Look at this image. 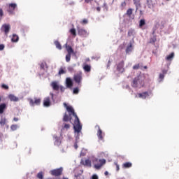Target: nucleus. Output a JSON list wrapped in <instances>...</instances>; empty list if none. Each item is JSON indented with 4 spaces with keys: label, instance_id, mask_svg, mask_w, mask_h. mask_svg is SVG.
<instances>
[{
    "label": "nucleus",
    "instance_id": "aec40b11",
    "mask_svg": "<svg viewBox=\"0 0 179 179\" xmlns=\"http://www.w3.org/2000/svg\"><path fill=\"white\" fill-rule=\"evenodd\" d=\"M167 74V70L164 69L162 70V73H160L159 76V79H160V81L162 82L163 79H164V75Z\"/></svg>",
    "mask_w": 179,
    "mask_h": 179
},
{
    "label": "nucleus",
    "instance_id": "79ce46f5",
    "mask_svg": "<svg viewBox=\"0 0 179 179\" xmlns=\"http://www.w3.org/2000/svg\"><path fill=\"white\" fill-rule=\"evenodd\" d=\"M81 23H82V24H87V23H89V21H87V19H84V20H83Z\"/></svg>",
    "mask_w": 179,
    "mask_h": 179
},
{
    "label": "nucleus",
    "instance_id": "ea45409f",
    "mask_svg": "<svg viewBox=\"0 0 179 179\" xmlns=\"http://www.w3.org/2000/svg\"><path fill=\"white\" fill-rule=\"evenodd\" d=\"M1 87H2V89H4L5 90H9V86H8L5 84H2Z\"/></svg>",
    "mask_w": 179,
    "mask_h": 179
},
{
    "label": "nucleus",
    "instance_id": "3c124183",
    "mask_svg": "<svg viewBox=\"0 0 179 179\" xmlns=\"http://www.w3.org/2000/svg\"><path fill=\"white\" fill-rule=\"evenodd\" d=\"M134 5H136V6H138V3H139V1L134 0Z\"/></svg>",
    "mask_w": 179,
    "mask_h": 179
},
{
    "label": "nucleus",
    "instance_id": "e2e57ef3",
    "mask_svg": "<svg viewBox=\"0 0 179 179\" xmlns=\"http://www.w3.org/2000/svg\"><path fill=\"white\" fill-rule=\"evenodd\" d=\"M62 179H69V178L64 177Z\"/></svg>",
    "mask_w": 179,
    "mask_h": 179
},
{
    "label": "nucleus",
    "instance_id": "4468645a",
    "mask_svg": "<svg viewBox=\"0 0 179 179\" xmlns=\"http://www.w3.org/2000/svg\"><path fill=\"white\" fill-rule=\"evenodd\" d=\"M50 86L52 87L53 90H55L56 92L59 90V86L58 85V83H57V81L52 82Z\"/></svg>",
    "mask_w": 179,
    "mask_h": 179
},
{
    "label": "nucleus",
    "instance_id": "13d9d810",
    "mask_svg": "<svg viewBox=\"0 0 179 179\" xmlns=\"http://www.w3.org/2000/svg\"><path fill=\"white\" fill-rule=\"evenodd\" d=\"M101 9V8L100 7H97V8H96V10H97L98 12H100Z\"/></svg>",
    "mask_w": 179,
    "mask_h": 179
},
{
    "label": "nucleus",
    "instance_id": "bf43d9fd",
    "mask_svg": "<svg viewBox=\"0 0 179 179\" xmlns=\"http://www.w3.org/2000/svg\"><path fill=\"white\" fill-rule=\"evenodd\" d=\"M116 167H117V170H120V166H118V164H116Z\"/></svg>",
    "mask_w": 179,
    "mask_h": 179
},
{
    "label": "nucleus",
    "instance_id": "412c9836",
    "mask_svg": "<svg viewBox=\"0 0 179 179\" xmlns=\"http://www.w3.org/2000/svg\"><path fill=\"white\" fill-rule=\"evenodd\" d=\"M11 41L13 43H17L19 41V36H17L16 34H13Z\"/></svg>",
    "mask_w": 179,
    "mask_h": 179
},
{
    "label": "nucleus",
    "instance_id": "58836bf2",
    "mask_svg": "<svg viewBox=\"0 0 179 179\" xmlns=\"http://www.w3.org/2000/svg\"><path fill=\"white\" fill-rule=\"evenodd\" d=\"M12 131H16L17 129V124H13L10 127Z\"/></svg>",
    "mask_w": 179,
    "mask_h": 179
},
{
    "label": "nucleus",
    "instance_id": "052dcab7",
    "mask_svg": "<svg viewBox=\"0 0 179 179\" xmlns=\"http://www.w3.org/2000/svg\"><path fill=\"white\" fill-rule=\"evenodd\" d=\"M104 175L105 176H108V171H105Z\"/></svg>",
    "mask_w": 179,
    "mask_h": 179
},
{
    "label": "nucleus",
    "instance_id": "69168bd1",
    "mask_svg": "<svg viewBox=\"0 0 179 179\" xmlns=\"http://www.w3.org/2000/svg\"><path fill=\"white\" fill-rule=\"evenodd\" d=\"M111 62H110V60L108 61V64H110Z\"/></svg>",
    "mask_w": 179,
    "mask_h": 179
},
{
    "label": "nucleus",
    "instance_id": "473e14b6",
    "mask_svg": "<svg viewBox=\"0 0 179 179\" xmlns=\"http://www.w3.org/2000/svg\"><path fill=\"white\" fill-rule=\"evenodd\" d=\"M147 1V5L148 8H152L153 6V1L152 0H146Z\"/></svg>",
    "mask_w": 179,
    "mask_h": 179
},
{
    "label": "nucleus",
    "instance_id": "37998d69",
    "mask_svg": "<svg viewBox=\"0 0 179 179\" xmlns=\"http://www.w3.org/2000/svg\"><path fill=\"white\" fill-rule=\"evenodd\" d=\"M64 73H65V71L64 69H61L59 71V75H64Z\"/></svg>",
    "mask_w": 179,
    "mask_h": 179
},
{
    "label": "nucleus",
    "instance_id": "39448f33",
    "mask_svg": "<svg viewBox=\"0 0 179 179\" xmlns=\"http://www.w3.org/2000/svg\"><path fill=\"white\" fill-rule=\"evenodd\" d=\"M94 160H95V162H98V164H94L95 169H97L98 170L99 169H101V166H104V164H106V159H95Z\"/></svg>",
    "mask_w": 179,
    "mask_h": 179
},
{
    "label": "nucleus",
    "instance_id": "a19ab883",
    "mask_svg": "<svg viewBox=\"0 0 179 179\" xmlns=\"http://www.w3.org/2000/svg\"><path fill=\"white\" fill-rule=\"evenodd\" d=\"M73 93V94H78L79 93V89L78 87L74 88Z\"/></svg>",
    "mask_w": 179,
    "mask_h": 179
},
{
    "label": "nucleus",
    "instance_id": "603ef678",
    "mask_svg": "<svg viewBox=\"0 0 179 179\" xmlns=\"http://www.w3.org/2000/svg\"><path fill=\"white\" fill-rule=\"evenodd\" d=\"M0 16H3V10L2 8H0Z\"/></svg>",
    "mask_w": 179,
    "mask_h": 179
},
{
    "label": "nucleus",
    "instance_id": "f257e3e1",
    "mask_svg": "<svg viewBox=\"0 0 179 179\" xmlns=\"http://www.w3.org/2000/svg\"><path fill=\"white\" fill-rule=\"evenodd\" d=\"M64 106L65 108H66L69 115L66 114V113H64L63 121L64 122H68V121H69L71 124H73L75 132H77V134L80 133V131H82V124H80V120H79L78 115L75 113V109H73L72 106H68L66 103H64Z\"/></svg>",
    "mask_w": 179,
    "mask_h": 179
},
{
    "label": "nucleus",
    "instance_id": "b1692460",
    "mask_svg": "<svg viewBox=\"0 0 179 179\" xmlns=\"http://www.w3.org/2000/svg\"><path fill=\"white\" fill-rule=\"evenodd\" d=\"M135 34H136L135 29H129L127 33V36L129 37H131V36H135Z\"/></svg>",
    "mask_w": 179,
    "mask_h": 179
},
{
    "label": "nucleus",
    "instance_id": "c756f323",
    "mask_svg": "<svg viewBox=\"0 0 179 179\" xmlns=\"http://www.w3.org/2000/svg\"><path fill=\"white\" fill-rule=\"evenodd\" d=\"M36 177L38 179H43L44 178V173H43V171L38 173Z\"/></svg>",
    "mask_w": 179,
    "mask_h": 179
},
{
    "label": "nucleus",
    "instance_id": "e433bc0d",
    "mask_svg": "<svg viewBox=\"0 0 179 179\" xmlns=\"http://www.w3.org/2000/svg\"><path fill=\"white\" fill-rule=\"evenodd\" d=\"M71 128L70 124L64 123L63 126V129H69Z\"/></svg>",
    "mask_w": 179,
    "mask_h": 179
},
{
    "label": "nucleus",
    "instance_id": "f03ea898",
    "mask_svg": "<svg viewBox=\"0 0 179 179\" xmlns=\"http://www.w3.org/2000/svg\"><path fill=\"white\" fill-rule=\"evenodd\" d=\"M83 79L82 71H79L73 76V80L76 83H78L79 86L82 85V80Z\"/></svg>",
    "mask_w": 179,
    "mask_h": 179
},
{
    "label": "nucleus",
    "instance_id": "dca6fc26",
    "mask_svg": "<svg viewBox=\"0 0 179 179\" xmlns=\"http://www.w3.org/2000/svg\"><path fill=\"white\" fill-rule=\"evenodd\" d=\"M53 138L55 139V145L56 146H59V145H61V139L59 138V137L55 135L53 136Z\"/></svg>",
    "mask_w": 179,
    "mask_h": 179
},
{
    "label": "nucleus",
    "instance_id": "2eb2a0df",
    "mask_svg": "<svg viewBox=\"0 0 179 179\" xmlns=\"http://www.w3.org/2000/svg\"><path fill=\"white\" fill-rule=\"evenodd\" d=\"M8 99L10 100V101H15V102L19 101V97L12 94L8 95Z\"/></svg>",
    "mask_w": 179,
    "mask_h": 179
},
{
    "label": "nucleus",
    "instance_id": "338daca9",
    "mask_svg": "<svg viewBox=\"0 0 179 179\" xmlns=\"http://www.w3.org/2000/svg\"><path fill=\"white\" fill-rule=\"evenodd\" d=\"M1 97H0V101H1Z\"/></svg>",
    "mask_w": 179,
    "mask_h": 179
},
{
    "label": "nucleus",
    "instance_id": "680f3d73",
    "mask_svg": "<svg viewBox=\"0 0 179 179\" xmlns=\"http://www.w3.org/2000/svg\"><path fill=\"white\" fill-rule=\"evenodd\" d=\"M144 69H148V66H144Z\"/></svg>",
    "mask_w": 179,
    "mask_h": 179
},
{
    "label": "nucleus",
    "instance_id": "ddd939ff",
    "mask_svg": "<svg viewBox=\"0 0 179 179\" xmlns=\"http://www.w3.org/2000/svg\"><path fill=\"white\" fill-rule=\"evenodd\" d=\"M66 87H68L69 89H71L72 86H73V82L72 81V79H71V78H67L66 79Z\"/></svg>",
    "mask_w": 179,
    "mask_h": 179
},
{
    "label": "nucleus",
    "instance_id": "20e7f679",
    "mask_svg": "<svg viewBox=\"0 0 179 179\" xmlns=\"http://www.w3.org/2000/svg\"><path fill=\"white\" fill-rule=\"evenodd\" d=\"M124 65H125V62H124V60H122L120 62H119L117 64V71L120 73H124V72H125V69L124 68Z\"/></svg>",
    "mask_w": 179,
    "mask_h": 179
},
{
    "label": "nucleus",
    "instance_id": "7ed1b4c3",
    "mask_svg": "<svg viewBox=\"0 0 179 179\" xmlns=\"http://www.w3.org/2000/svg\"><path fill=\"white\" fill-rule=\"evenodd\" d=\"M78 36H80L81 37H87L89 36L90 33L89 31H87L86 29L83 28H77Z\"/></svg>",
    "mask_w": 179,
    "mask_h": 179
},
{
    "label": "nucleus",
    "instance_id": "c85d7f7f",
    "mask_svg": "<svg viewBox=\"0 0 179 179\" xmlns=\"http://www.w3.org/2000/svg\"><path fill=\"white\" fill-rule=\"evenodd\" d=\"M145 24H146V21L145 20V19H142L139 21V27H143Z\"/></svg>",
    "mask_w": 179,
    "mask_h": 179
},
{
    "label": "nucleus",
    "instance_id": "9d476101",
    "mask_svg": "<svg viewBox=\"0 0 179 179\" xmlns=\"http://www.w3.org/2000/svg\"><path fill=\"white\" fill-rule=\"evenodd\" d=\"M17 6V5H16V3H10L8 5V12H9V13H13V10H15V9H16Z\"/></svg>",
    "mask_w": 179,
    "mask_h": 179
},
{
    "label": "nucleus",
    "instance_id": "de8ad7c7",
    "mask_svg": "<svg viewBox=\"0 0 179 179\" xmlns=\"http://www.w3.org/2000/svg\"><path fill=\"white\" fill-rule=\"evenodd\" d=\"M59 89H60V91H61L62 92H65V88H64V87L59 86Z\"/></svg>",
    "mask_w": 179,
    "mask_h": 179
},
{
    "label": "nucleus",
    "instance_id": "4d7b16f0",
    "mask_svg": "<svg viewBox=\"0 0 179 179\" xmlns=\"http://www.w3.org/2000/svg\"><path fill=\"white\" fill-rule=\"evenodd\" d=\"M74 148H75V149H78V143H76L74 144Z\"/></svg>",
    "mask_w": 179,
    "mask_h": 179
},
{
    "label": "nucleus",
    "instance_id": "c03bdc74",
    "mask_svg": "<svg viewBox=\"0 0 179 179\" xmlns=\"http://www.w3.org/2000/svg\"><path fill=\"white\" fill-rule=\"evenodd\" d=\"M133 69H134V70L139 69V64H135V65L133 66Z\"/></svg>",
    "mask_w": 179,
    "mask_h": 179
},
{
    "label": "nucleus",
    "instance_id": "5fc2aeb1",
    "mask_svg": "<svg viewBox=\"0 0 179 179\" xmlns=\"http://www.w3.org/2000/svg\"><path fill=\"white\" fill-rule=\"evenodd\" d=\"M50 94L51 96L52 100H54V94L53 93H50Z\"/></svg>",
    "mask_w": 179,
    "mask_h": 179
},
{
    "label": "nucleus",
    "instance_id": "8fccbe9b",
    "mask_svg": "<svg viewBox=\"0 0 179 179\" xmlns=\"http://www.w3.org/2000/svg\"><path fill=\"white\" fill-rule=\"evenodd\" d=\"M85 3H90L93 2V0H85Z\"/></svg>",
    "mask_w": 179,
    "mask_h": 179
},
{
    "label": "nucleus",
    "instance_id": "bb28decb",
    "mask_svg": "<svg viewBox=\"0 0 179 179\" xmlns=\"http://www.w3.org/2000/svg\"><path fill=\"white\" fill-rule=\"evenodd\" d=\"M173 58H174V52H171L170 55L166 56V61H172Z\"/></svg>",
    "mask_w": 179,
    "mask_h": 179
},
{
    "label": "nucleus",
    "instance_id": "f704fd0d",
    "mask_svg": "<svg viewBox=\"0 0 179 179\" xmlns=\"http://www.w3.org/2000/svg\"><path fill=\"white\" fill-rule=\"evenodd\" d=\"M125 6H127V2L122 1L120 4V8L122 9V10H123V9H125Z\"/></svg>",
    "mask_w": 179,
    "mask_h": 179
},
{
    "label": "nucleus",
    "instance_id": "5701e85b",
    "mask_svg": "<svg viewBox=\"0 0 179 179\" xmlns=\"http://www.w3.org/2000/svg\"><path fill=\"white\" fill-rule=\"evenodd\" d=\"M134 48H132V43H130L129 45L126 48V54H129V52H132V50Z\"/></svg>",
    "mask_w": 179,
    "mask_h": 179
},
{
    "label": "nucleus",
    "instance_id": "49530a36",
    "mask_svg": "<svg viewBox=\"0 0 179 179\" xmlns=\"http://www.w3.org/2000/svg\"><path fill=\"white\" fill-rule=\"evenodd\" d=\"M92 179H99V176L96 174H94L92 177Z\"/></svg>",
    "mask_w": 179,
    "mask_h": 179
},
{
    "label": "nucleus",
    "instance_id": "f3484780",
    "mask_svg": "<svg viewBox=\"0 0 179 179\" xmlns=\"http://www.w3.org/2000/svg\"><path fill=\"white\" fill-rule=\"evenodd\" d=\"M66 51H67V54H70V55H72L73 54V49L72 48V46L68 45V44H66Z\"/></svg>",
    "mask_w": 179,
    "mask_h": 179
},
{
    "label": "nucleus",
    "instance_id": "774afa93",
    "mask_svg": "<svg viewBox=\"0 0 179 179\" xmlns=\"http://www.w3.org/2000/svg\"><path fill=\"white\" fill-rule=\"evenodd\" d=\"M166 1H169V0H166Z\"/></svg>",
    "mask_w": 179,
    "mask_h": 179
},
{
    "label": "nucleus",
    "instance_id": "a878e982",
    "mask_svg": "<svg viewBox=\"0 0 179 179\" xmlns=\"http://www.w3.org/2000/svg\"><path fill=\"white\" fill-rule=\"evenodd\" d=\"M122 167L124 169H130V167H132V163L131 162H126L122 164Z\"/></svg>",
    "mask_w": 179,
    "mask_h": 179
},
{
    "label": "nucleus",
    "instance_id": "f8f14e48",
    "mask_svg": "<svg viewBox=\"0 0 179 179\" xmlns=\"http://www.w3.org/2000/svg\"><path fill=\"white\" fill-rule=\"evenodd\" d=\"M43 106L44 107H50L51 106V99L49 96L44 99Z\"/></svg>",
    "mask_w": 179,
    "mask_h": 179
},
{
    "label": "nucleus",
    "instance_id": "a18cd8bd",
    "mask_svg": "<svg viewBox=\"0 0 179 179\" xmlns=\"http://www.w3.org/2000/svg\"><path fill=\"white\" fill-rule=\"evenodd\" d=\"M4 48H5V45L1 44L0 45V51H3V50H4Z\"/></svg>",
    "mask_w": 179,
    "mask_h": 179
},
{
    "label": "nucleus",
    "instance_id": "0e129e2a",
    "mask_svg": "<svg viewBox=\"0 0 179 179\" xmlns=\"http://www.w3.org/2000/svg\"><path fill=\"white\" fill-rule=\"evenodd\" d=\"M73 66H76V64H73Z\"/></svg>",
    "mask_w": 179,
    "mask_h": 179
},
{
    "label": "nucleus",
    "instance_id": "cd10ccee",
    "mask_svg": "<svg viewBox=\"0 0 179 179\" xmlns=\"http://www.w3.org/2000/svg\"><path fill=\"white\" fill-rule=\"evenodd\" d=\"M55 45L56 46V48H57L58 50H62V45H61L59 41H55Z\"/></svg>",
    "mask_w": 179,
    "mask_h": 179
},
{
    "label": "nucleus",
    "instance_id": "4be33fe9",
    "mask_svg": "<svg viewBox=\"0 0 179 179\" xmlns=\"http://www.w3.org/2000/svg\"><path fill=\"white\" fill-rule=\"evenodd\" d=\"M5 110H6V103L0 104V114H3Z\"/></svg>",
    "mask_w": 179,
    "mask_h": 179
},
{
    "label": "nucleus",
    "instance_id": "72a5a7b5",
    "mask_svg": "<svg viewBox=\"0 0 179 179\" xmlns=\"http://www.w3.org/2000/svg\"><path fill=\"white\" fill-rule=\"evenodd\" d=\"M70 33L74 36V37H76V29L75 28H72L70 29Z\"/></svg>",
    "mask_w": 179,
    "mask_h": 179
},
{
    "label": "nucleus",
    "instance_id": "09e8293b",
    "mask_svg": "<svg viewBox=\"0 0 179 179\" xmlns=\"http://www.w3.org/2000/svg\"><path fill=\"white\" fill-rule=\"evenodd\" d=\"M45 66V63H41V69H44Z\"/></svg>",
    "mask_w": 179,
    "mask_h": 179
},
{
    "label": "nucleus",
    "instance_id": "393cba45",
    "mask_svg": "<svg viewBox=\"0 0 179 179\" xmlns=\"http://www.w3.org/2000/svg\"><path fill=\"white\" fill-rule=\"evenodd\" d=\"M83 69L85 72H90V71H92V67L89 64H85L83 66Z\"/></svg>",
    "mask_w": 179,
    "mask_h": 179
},
{
    "label": "nucleus",
    "instance_id": "6e6552de",
    "mask_svg": "<svg viewBox=\"0 0 179 179\" xmlns=\"http://www.w3.org/2000/svg\"><path fill=\"white\" fill-rule=\"evenodd\" d=\"M62 168L52 170L50 171V174L55 176V177H58L62 174Z\"/></svg>",
    "mask_w": 179,
    "mask_h": 179
},
{
    "label": "nucleus",
    "instance_id": "a211bd4d",
    "mask_svg": "<svg viewBox=\"0 0 179 179\" xmlns=\"http://www.w3.org/2000/svg\"><path fill=\"white\" fill-rule=\"evenodd\" d=\"M83 166H87V167H92V161L90 159H85L82 161Z\"/></svg>",
    "mask_w": 179,
    "mask_h": 179
},
{
    "label": "nucleus",
    "instance_id": "c9c22d12",
    "mask_svg": "<svg viewBox=\"0 0 179 179\" xmlns=\"http://www.w3.org/2000/svg\"><path fill=\"white\" fill-rule=\"evenodd\" d=\"M6 124V119L1 118L0 120V124L1 125V127H3V125H5Z\"/></svg>",
    "mask_w": 179,
    "mask_h": 179
},
{
    "label": "nucleus",
    "instance_id": "6ab92c4d",
    "mask_svg": "<svg viewBox=\"0 0 179 179\" xmlns=\"http://www.w3.org/2000/svg\"><path fill=\"white\" fill-rule=\"evenodd\" d=\"M149 96V93L148 92H143V93H139L138 94V97L140 99H146V97Z\"/></svg>",
    "mask_w": 179,
    "mask_h": 179
},
{
    "label": "nucleus",
    "instance_id": "423d86ee",
    "mask_svg": "<svg viewBox=\"0 0 179 179\" xmlns=\"http://www.w3.org/2000/svg\"><path fill=\"white\" fill-rule=\"evenodd\" d=\"M96 128H98L96 135L98 136L99 140V141H104V133H103V131L100 128V126L96 125Z\"/></svg>",
    "mask_w": 179,
    "mask_h": 179
},
{
    "label": "nucleus",
    "instance_id": "0eeeda50",
    "mask_svg": "<svg viewBox=\"0 0 179 179\" xmlns=\"http://www.w3.org/2000/svg\"><path fill=\"white\" fill-rule=\"evenodd\" d=\"M1 30V31H3L5 33L6 36H8L9 31H10V25L8 24H4L2 25Z\"/></svg>",
    "mask_w": 179,
    "mask_h": 179
},
{
    "label": "nucleus",
    "instance_id": "864d4df0",
    "mask_svg": "<svg viewBox=\"0 0 179 179\" xmlns=\"http://www.w3.org/2000/svg\"><path fill=\"white\" fill-rule=\"evenodd\" d=\"M69 72H73V67L69 68Z\"/></svg>",
    "mask_w": 179,
    "mask_h": 179
},
{
    "label": "nucleus",
    "instance_id": "9b49d317",
    "mask_svg": "<svg viewBox=\"0 0 179 179\" xmlns=\"http://www.w3.org/2000/svg\"><path fill=\"white\" fill-rule=\"evenodd\" d=\"M140 82L141 81L139 80V77H136L131 83L132 87H138V86H139Z\"/></svg>",
    "mask_w": 179,
    "mask_h": 179
},
{
    "label": "nucleus",
    "instance_id": "2f4dec72",
    "mask_svg": "<svg viewBox=\"0 0 179 179\" xmlns=\"http://www.w3.org/2000/svg\"><path fill=\"white\" fill-rule=\"evenodd\" d=\"M133 10H132V8H129V9L127 10L126 15H127L129 17H131V15H132Z\"/></svg>",
    "mask_w": 179,
    "mask_h": 179
},
{
    "label": "nucleus",
    "instance_id": "7c9ffc66",
    "mask_svg": "<svg viewBox=\"0 0 179 179\" xmlns=\"http://www.w3.org/2000/svg\"><path fill=\"white\" fill-rule=\"evenodd\" d=\"M156 41H157V38H156V36H153L152 38H151L150 39L149 43L150 44H155V43H156Z\"/></svg>",
    "mask_w": 179,
    "mask_h": 179
},
{
    "label": "nucleus",
    "instance_id": "1a4fd4ad",
    "mask_svg": "<svg viewBox=\"0 0 179 179\" xmlns=\"http://www.w3.org/2000/svg\"><path fill=\"white\" fill-rule=\"evenodd\" d=\"M41 103V99L34 98V100L32 99H29L30 106H40Z\"/></svg>",
    "mask_w": 179,
    "mask_h": 179
},
{
    "label": "nucleus",
    "instance_id": "4c0bfd02",
    "mask_svg": "<svg viewBox=\"0 0 179 179\" xmlns=\"http://www.w3.org/2000/svg\"><path fill=\"white\" fill-rule=\"evenodd\" d=\"M71 54H68L66 55V62H69L71 61Z\"/></svg>",
    "mask_w": 179,
    "mask_h": 179
},
{
    "label": "nucleus",
    "instance_id": "6e6d98bb",
    "mask_svg": "<svg viewBox=\"0 0 179 179\" xmlns=\"http://www.w3.org/2000/svg\"><path fill=\"white\" fill-rule=\"evenodd\" d=\"M13 121L17 122V121H19V118H17V117H14V118H13Z\"/></svg>",
    "mask_w": 179,
    "mask_h": 179
}]
</instances>
